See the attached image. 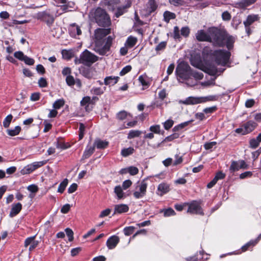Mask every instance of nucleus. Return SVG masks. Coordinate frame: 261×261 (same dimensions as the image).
<instances>
[{
    "label": "nucleus",
    "instance_id": "f257e3e1",
    "mask_svg": "<svg viewBox=\"0 0 261 261\" xmlns=\"http://www.w3.org/2000/svg\"><path fill=\"white\" fill-rule=\"evenodd\" d=\"M208 42L214 46L222 47L224 46V32L216 27L208 28Z\"/></svg>",
    "mask_w": 261,
    "mask_h": 261
},
{
    "label": "nucleus",
    "instance_id": "f03ea898",
    "mask_svg": "<svg viewBox=\"0 0 261 261\" xmlns=\"http://www.w3.org/2000/svg\"><path fill=\"white\" fill-rule=\"evenodd\" d=\"M90 16L95 19L99 26L107 27L111 25L110 17L106 12L100 8L92 10L90 13Z\"/></svg>",
    "mask_w": 261,
    "mask_h": 261
},
{
    "label": "nucleus",
    "instance_id": "7ed1b4c3",
    "mask_svg": "<svg viewBox=\"0 0 261 261\" xmlns=\"http://www.w3.org/2000/svg\"><path fill=\"white\" fill-rule=\"evenodd\" d=\"M191 68L186 62H182L178 64L176 68V73L178 77L186 80V84L190 86L197 84L196 82H191Z\"/></svg>",
    "mask_w": 261,
    "mask_h": 261
},
{
    "label": "nucleus",
    "instance_id": "20e7f679",
    "mask_svg": "<svg viewBox=\"0 0 261 261\" xmlns=\"http://www.w3.org/2000/svg\"><path fill=\"white\" fill-rule=\"evenodd\" d=\"M114 38L109 36L104 41L94 42L93 50L99 55H108L112 45Z\"/></svg>",
    "mask_w": 261,
    "mask_h": 261
},
{
    "label": "nucleus",
    "instance_id": "39448f33",
    "mask_svg": "<svg viewBox=\"0 0 261 261\" xmlns=\"http://www.w3.org/2000/svg\"><path fill=\"white\" fill-rule=\"evenodd\" d=\"M97 60L98 57L96 56L86 49L80 55V58H76L74 62L76 64L82 63L87 66H91Z\"/></svg>",
    "mask_w": 261,
    "mask_h": 261
},
{
    "label": "nucleus",
    "instance_id": "423d86ee",
    "mask_svg": "<svg viewBox=\"0 0 261 261\" xmlns=\"http://www.w3.org/2000/svg\"><path fill=\"white\" fill-rule=\"evenodd\" d=\"M213 56L218 65L222 66L225 65L229 61L230 53L224 50H216L212 53Z\"/></svg>",
    "mask_w": 261,
    "mask_h": 261
},
{
    "label": "nucleus",
    "instance_id": "0eeeda50",
    "mask_svg": "<svg viewBox=\"0 0 261 261\" xmlns=\"http://www.w3.org/2000/svg\"><path fill=\"white\" fill-rule=\"evenodd\" d=\"M191 63L193 66L201 69L210 75H215L218 73V70L215 66L211 65L204 66L200 61L196 62L193 59L191 60Z\"/></svg>",
    "mask_w": 261,
    "mask_h": 261
},
{
    "label": "nucleus",
    "instance_id": "6e6552de",
    "mask_svg": "<svg viewBox=\"0 0 261 261\" xmlns=\"http://www.w3.org/2000/svg\"><path fill=\"white\" fill-rule=\"evenodd\" d=\"M147 187V184L145 180L138 182L133 193L134 197L136 199L143 198L146 195Z\"/></svg>",
    "mask_w": 261,
    "mask_h": 261
},
{
    "label": "nucleus",
    "instance_id": "1a4fd4ad",
    "mask_svg": "<svg viewBox=\"0 0 261 261\" xmlns=\"http://www.w3.org/2000/svg\"><path fill=\"white\" fill-rule=\"evenodd\" d=\"M111 32L110 29L98 28L94 31V42L104 41L105 38Z\"/></svg>",
    "mask_w": 261,
    "mask_h": 261
},
{
    "label": "nucleus",
    "instance_id": "9d476101",
    "mask_svg": "<svg viewBox=\"0 0 261 261\" xmlns=\"http://www.w3.org/2000/svg\"><path fill=\"white\" fill-rule=\"evenodd\" d=\"M156 9V5L154 0H149L145 6L141 10V13L145 16L150 15Z\"/></svg>",
    "mask_w": 261,
    "mask_h": 261
},
{
    "label": "nucleus",
    "instance_id": "9b49d317",
    "mask_svg": "<svg viewBox=\"0 0 261 261\" xmlns=\"http://www.w3.org/2000/svg\"><path fill=\"white\" fill-rule=\"evenodd\" d=\"M207 100L206 97H189L186 98L185 100H180L179 101V103H182L185 105H196L202 102H205Z\"/></svg>",
    "mask_w": 261,
    "mask_h": 261
},
{
    "label": "nucleus",
    "instance_id": "f8f14e48",
    "mask_svg": "<svg viewBox=\"0 0 261 261\" xmlns=\"http://www.w3.org/2000/svg\"><path fill=\"white\" fill-rule=\"evenodd\" d=\"M187 212L193 214L203 215L199 204L195 201H193L189 204Z\"/></svg>",
    "mask_w": 261,
    "mask_h": 261
},
{
    "label": "nucleus",
    "instance_id": "ddd939ff",
    "mask_svg": "<svg viewBox=\"0 0 261 261\" xmlns=\"http://www.w3.org/2000/svg\"><path fill=\"white\" fill-rule=\"evenodd\" d=\"M36 236L28 238L24 241V246L25 247L30 245L29 247V251H32L35 249L38 245V241L35 240Z\"/></svg>",
    "mask_w": 261,
    "mask_h": 261
},
{
    "label": "nucleus",
    "instance_id": "4468645a",
    "mask_svg": "<svg viewBox=\"0 0 261 261\" xmlns=\"http://www.w3.org/2000/svg\"><path fill=\"white\" fill-rule=\"evenodd\" d=\"M119 242V238L117 236H113L110 237L106 243L107 247L109 249H114Z\"/></svg>",
    "mask_w": 261,
    "mask_h": 261
},
{
    "label": "nucleus",
    "instance_id": "2eb2a0df",
    "mask_svg": "<svg viewBox=\"0 0 261 261\" xmlns=\"http://www.w3.org/2000/svg\"><path fill=\"white\" fill-rule=\"evenodd\" d=\"M208 29L205 32L203 30H200L195 34L196 38L199 41L208 42Z\"/></svg>",
    "mask_w": 261,
    "mask_h": 261
},
{
    "label": "nucleus",
    "instance_id": "dca6fc26",
    "mask_svg": "<svg viewBox=\"0 0 261 261\" xmlns=\"http://www.w3.org/2000/svg\"><path fill=\"white\" fill-rule=\"evenodd\" d=\"M129 210L127 205L125 204H116L114 205V215L120 214L127 212Z\"/></svg>",
    "mask_w": 261,
    "mask_h": 261
},
{
    "label": "nucleus",
    "instance_id": "f3484780",
    "mask_svg": "<svg viewBox=\"0 0 261 261\" xmlns=\"http://www.w3.org/2000/svg\"><path fill=\"white\" fill-rule=\"evenodd\" d=\"M68 30L70 36L72 37H75L76 35H80L82 34L80 27L74 23L70 25Z\"/></svg>",
    "mask_w": 261,
    "mask_h": 261
},
{
    "label": "nucleus",
    "instance_id": "a211bd4d",
    "mask_svg": "<svg viewBox=\"0 0 261 261\" xmlns=\"http://www.w3.org/2000/svg\"><path fill=\"white\" fill-rule=\"evenodd\" d=\"M224 44L226 43V47L228 49H230L233 47V44L234 42V38L227 34L224 32Z\"/></svg>",
    "mask_w": 261,
    "mask_h": 261
},
{
    "label": "nucleus",
    "instance_id": "6ab92c4d",
    "mask_svg": "<svg viewBox=\"0 0 261 261\" xmlns=\"http://www.w3.org/2000/svg\"><path fill=\"white\" fill-rule=\"evenodd\" d=\"M257 124L252 121H249L244 124V134H248L253 131L256 127Z\"/></svg>",
    "mask_w": 261,
    "mask_h": 261
},
{
    "label": "nucleus",
    "instance_id": "aec40b11",
    "mask_svg": "<svg viewBox=\"0 0 261 261\" xmlns=\"http://www.w3.org/2000/svg\"><path fill=\"white\" fill-rule=\"evenodd\" d=\"M22 205L20 203L18 202L16 204H13L12 205V208L10 212V216L13 217L17 215L21 210Z\"/></svg>",
    "mask_w": 261,
    "mask_h": 261
},
{
    "label": "nucleus",
    "instance_id": "412c9836",
    "mask_svg": "<svg viewBox=\"0 0 261 261\" xmlns=\"http://www.w3.org/2000/svg\"><path fill=\"white\" fill-rule=\"evenodd\" d=\"M169 191V186L168 185L165 183H162L158 186L157 192L158 195L162 196Z\"/></svg>",
    "mask_w": 261,
    "mask_h": 261
},
{
    "label": "nucleus",
    "instance_id": "4be33fe9",
    "mask_svg": "<svg viewBox=\"0 0 261 261\" xmlns=\"http://www.w3.org/2000/svg\"><path fill=\"white\" fill-rule=\"evenodd\" d=\"M109 142L106 141L101 140L99 139H96L94 142L93 146L97 149H105L108 146Z\"/></svg>",
    "mask_w": 261,
    "mask_h": 261
},
{
    "label": "nucleus",
    "instance_id": "5701e85b",
    "mask_svg": "<svg viewBox=\"0 0 261 261\" xmlns=\"http://www.w3.org/2000/svg\"><path fill=\"white\" fill-rule=\"evenodd\" d=\"M259 16L258 15L252 14L249 15L247 16V19L244 21V24L245 26H250L254 22L258 20Z\"/></svg>",
    "mask_w": 261,
    "mask_h": 261
},
{
    "label": "nucleus",
    "instance_id": "b1692460",
    "mask_svg": "<svg viewBox=\"0 0 261 261\" xmlns=\"http://www.w3.org/2000/svg\"><path fill=\"white\" fill-rule=\"evenodd\" d=\"M119 79L118 76H107L105 79L104 83L106 85L112 86L117 83Z\"/></svg>",
    "mask_w": 261,
    "mask_h": 261
},
{
    "label": "nucleus",
    "instance_id": "393cba45",
    "mask_svg": "<svg viewBox=\"0 0 261 261\" xmlns=\"http://www.w3.org/2000/svg\"><path fill=\"white\" fill-rule=\"evenodd\" d=\"M137 42V39L136 37L129 36L126 40L125 45L128 48H132L134 46Z\"/></svg>",
    "mask_w": 261,
    "mask_h": 261
},
{
    "label": "nucleus",
    "instance_id": "a878e982",
    "mask_svg": "<svg viewBox=\"0 0 261 261\" xmlns=\"http://www.w3.org/2000/svg\"><path fill=\"white\" fill-rule=\"evenodd\" d=\"M95 147L94 146L87 147L85 150L82 156V159H86L89 158L91 155L94 152Z\"/></svg>",
    "mask_w": 261,
    "mask_h": 261
},
{
    "label": "nucleus",
    "instance_id": "bb28decb",
    "mask_svg": "<svg viewBox=\"0 0 261 261\" xmlns=\"http://www.w3.org/2000/svg\"><path fill=\"white\" fill-rule=\"evenodd\" d=\"M114 193L117 195L118 199H122L124 197V193L122 188L120 186H117L114 188Z\"/></svg>",
    "mask_w": 261,
    "mask_h": 261
},
{
    "label": "nucleus",
    "instance_id": "cd10ccee",
    "mask_svg": "<svg viewBox=\"0 0 261 261\" xmlns=\"http://www.w3.org/2000/svg\"><path fill=\"white\" fill-rule=\"evenodd\" d=\"M175 18V14L169 11H166L164 13V20L167 22H168L170 20L174 19Z\"/></svg>",
    "mask_w": 261,
    "mask_h": 261
},
{
    "label": "nucleus",
    "instance_id": "c85d7f7f",
    "mask_svg": "<svg viewBox=\"0 0 261 261\" xmlns=\"http://www.w3.org/2000/svg\"><path fill=\"white\" fill-rule=\"evenodd\" d=\"M21 130V127L19 126L15 127L14 129H8L7 130V133L11 136H15L17 135Z\"/></svg>",
    "mask_w": 261,
    "mask_h": 261
},
{
    "label": "nucleus",
    "instance_id": "c756f323",
    "mask_svg": "<svg viewBox=\"0 0 261 261\" xmlns=\"http://www.w3.org/2000/svg\"><path fill=\"white\" fill-rule=\"evenodd\" d=\"M256 0H242L239 3L240 7L245 8L254 4Z\"/></svg>",
    "mask_w": 261,
    "mask_h": 261
},
{
    "label": "nucleus",
    "instance_id": "7c9ffc66",
    "mask_svg": "<svg viewBox=\"0 0 261 261\" xmlns=\"http://www.w3.org/2000/svg\"><path fill=\"white\" fill-rule=\"evenodd\" d=\"M68 183V180L67 178H65L61 182L58 187V192L62 193L64 191L66 186Z\"/></svg>",
    "mask_w": 261,
    "mask_h": 261
},
{
    "label": "nucleus",
    "instance_id": "2f4dec72",
    "mask_svg": "<svg viewBox=\"0 0 261 261\" xmlns=\"http://www.w3.org/2000/svg\"><path fill=\"white\" fill-rule=\"evenodd\" d=\"M65 104V101L63 99H59L55 101L53 103V107L55 109H59Z\"/></svg>",
    "mask_w": 261,
    "mask_h": 261
},
{
    "label": "nucleus",
    "instance_id": "473e14b6",
    "mask_svg": "<svg viewBox=\"0 0 261 261\" xmlns=\"http://www.w3.org/2000/svg\"><path fill=\"white\" fill-rule=\"evenodd\" d=\"M138 80L143 86L148 87L149 83L147 81V76L146 75H142L139 77Z\"/></svg>",
    "mask_w": 261,
    "mask_h": 261
},
{
    "label": "nucleus",
    "instance_id": "72a5a7b5",
    "mask_svg": "<svg viewBox=\"0 0 261 261\" xmlns=\"http://www.w3.org/2000/svg\"><path fill=\"white\" fill-rule=\"evenodd\" d=\"M134 151V149L132 147L124 148L121 150V155L123 156H127L132 154Z\"/></svg>",
    "mask_w": 261,
    "mask_h": 261
},
{
    "label": "nucleus",
    "instance_id": "f704fd0d",
    "mask_svg": "<svg viewBox=\"0 0 261 261\" xmlns=\"http://www.w3.org/2000/svg\"><path fill=\"white\" fill-rule=\"evenodd\" d=\"M141 134V132L138 130H132L128 134V139H130L135 137H139Z\"/></svg>",
    "mask_w": 261,
    "mask_h": 261
},
{
    "label": "nucleus",
    "instance_id": "c9c22d12",
    "mask_svg": "<svg viewBox=\"0 0 261 261\" xmlns=\"http://www.w3.org/2000/svg\"><path fill=\"white\" fill-rule=\"evenodd\" d=\"M193 76L196 80H200L203 79V74L201 72L191 71V77Z\"/></svg>",
    "mask_w": 261,
    "mask_h": 261
},
{
    "label": "nucleus",
    "instance_id": "e433bc0d",
    "mask_svg": "<svg viewBox=\"0 0 261 261\" xmlns=\"http://www.w3.org/2000/svg\"><path fill=\"white\" fill-rule=\"evenodd\" d=\"M13 116L11 114L8 115L3 121V125L5 128H7L9 126L10 124L12 121Z\"/></svg>",
    "mask_w": 261,
    "mask_h": 261
},
{
    "label": "nucleus",
    "instance_id": "4c0bfd02",
    "mask_svg": "<svg viewBox=\"0 0 261 261\" xmlns=\"http://www.w3.org/2000/svg\"><path fill=\"white\" fill-rule=\"evenodd\" d=\"M259 145V143L256 138H252L249 141V147L252 149L256 148Z\"/></svg>",
    "mask_w": 261,
    "mask_h": 261
},
{
    "label": "nucleus",
    "instance_id": "58836bf2",
    "mask_svg": "<svg viewBox=\"0 0 261 261\" xmlns=\"http://www.w3.org/2000/svg\"><path fill=\"white\" fill-rule=\"evenodd\" d=\"M34 170L32 164L28 165L24 167L21 170V173L23 174H29L33 172Z\"/></svg>",
    "mask_w": 261,
    "mask_h": 261
},
{
    "label": "nucleus",
    "instance_id": "ea45409f",
    "mask_svg": "<svg viewBox=\"0 0 261 261\" xmlns=\"http://www.w3.org/2000/svg\"><path fill=\"white\" fill-rule=\"evenodd\" d=\"M62 54L63 58L66 60H69L73 56L72 52L67 50H63Z\"/></svg>",
    "mask_w": 261,
    "mask_h": 261
},
{
    "label": "nucleus",
    "instance_id": "a19ab883",
    "mask_svg": "<svg viewBox=\"0 0 261 261\" xmlns=\"http://www.w3.org/2000/svg\"><path fill=\"white\" fill-rule=\"evenodd\" d=\"M81 73L86 77L90 79L92 77V73H91L90 70L88 68H84L81 70Z\"/></svg>",
    "mask_w": 261,
    "mask_h": 261
},
{
    "label": "nucleus",
    "instance_id": "79ce46f5",
    "mask_svg": "<svg viewBox=\"0 0 261 261\" xmlns=\"http://www.w3.org/2000/svg\"><path fill=\"white\" fill-rule=\"evenodd\" d=\"M135 229V227L133 226L126 227L124 228V233L125 236H128L132 234Z\"/></svg>",
    "mask_w": 261,
    "mask_h": 261
},
{
    "label": "nucleus",
    "instance_id": "37998d69",
    "mask_svg": "<svg viewBox=\"0 0 261 261\" xmlns=\"http://www.w3.org/2000/svg\"><path fill=\"white\" fill-rule=\"evenodd\" d=\"M65 231L68 237V240L70 242H71L73 240V231L69 228H67L65 229Z\"/></svg>",
    "mask_w": 261,
    "mask_h": 261
},
{
    "label": "nucleus",
    "instance_id": "c03bdc74",
    "mask_svg": "<svg viewBox=\"0 0 261 261\" xmlns=\"http://www.w3.org/2000/svg\"><path fill=\"white\" fill-rule=\"evenodd\" d=\"M174 123V121L171 119H168L164 123V128L166 130L169 129L172 127Z\"/></svg>",
    "mask_w": 261,
    "mask_h": 261
},
{
    "label": "nucleus",
    "instance_id": "a18cd8bd",
    "mask_svg": "<svg viewBox=\"0 0 261 261\" xmlns=\"http://www.w3.org/2000/svg\"><path fill=\"white\" fill-rule=\"evenodd\" d=\"M240 169L239 166L238 165V164L236 161L232 162L231 165L229 168V170L231 172H234L236 171L239 170Z\"/></svg>",
    "mask_w": 261,
    "mask_h": 261
},
{
    "label": "nucleus",
    "instance_id": "49530a36",
    "mask_svg": "<svg viewBox=\"0 0 261 261\" xmlns=\"http://www.w3.org/2000/svg\"><path fill=\"white\" fill-rule=\"evenodd\" d=\"M66 82L67 84L69 86H73L75 84L74 79L71 75L67 76L66 79Z\"/></svg>",
    "mask_w": 261,
    "mask_h": 261
},
{
    "label": "nucleus",
    "instance_id": "de8ad7c7",
    "mask_svg": "<svg viewBox=\"0 0 261 261\" xmlns=\"http://www.w3.org/2000/svg\"><path fill=\"white\" fill-rule=\"evenodd\" d=\"M14 56L18 60L23 61L25 55L22 51H18L14 53Z\"/></svg>",
    "mask_w": 261,
    "mask_h": 261
},
{
    "label": "nucleus",
    "instance_id": "09e8293b",
    "mask_svg": "<svg viewBox=\"0 0 261 261\" xmlns=\"http://www.w3.org/2000/svg\"><path fill=\"white\" fill-rule=\"evenodd\" d=\"M46 163V162L45 161H40V162H35L33 163L32 164L34 170H36V169L42 166Z\"/></svg>",
    "mask_w": 261,
    "mask_h": 261
},
{
    "label": "nucleus",
    "instance_id": "8fccbe9b",
    "mask_svg": "<svg viewBox=\"0 0 261 261\" xmlns=\"http://www.w3.org/2000/svg\"><path fill=\"white\" fill-rule=\"evenodd\" d=\"M150 131L155 134L160 133V126L159 125H152L149 128Z\"/></svg>",
    "mask_w": 261,
    "mask_h": 261
},
{
    "label": "nucleus",
    "instance_id": "3c124183",
    "mask_svg": "<svg viewBox=\"0 0 261 261\" xmlns=\"http://www.w3.org/2000/svg\"><path fill=\"white\" fill-rule=\"evenodd\" d=\"M42 16H43V18L44 20H46V18H47V17H48V19L47 20H46L47 23L48 24H51L54 21V19L53 17L50 16L49 15H48L46 13H43L42 14Z\"/></svg>",
    "mask_w": 261,
    "mask_h": 261
},
{
    "label": "nucleus",
    "instance_id": "603ef678",
    "mask_svg": "<svg viewBox=\"0 0 261 261\" xmlns=\"http://www.w3.org/2000/svg\"><path fill=\"white\" fill-rule=\"evenodd\" d=\"M127 171L128 172L132 175H136L139 172L138 169L137 167L134 166H131L128 168Z\"/></svg>",
    "mask_w": 261,
    "mask_h": 261
},
{
    "label": "nucleus",
    "instance_id": "864d4df0",
    "mask_svg": "<svg viewBox=\"0 0 261 261\" xmlns=\"http://www.w3.org/2000/svg\"><path fill=\"white\" fill-rule=\"evenodd\" d=\"M164 215L165 217H169L175 215V213L172 208H169L164 211Z\"/></svg>",
    "mask_w": 261,
    "mask_h": 261
},
{
    "label": "nucleus",
    "instance_id": "5fc2aeb1",
    "mask_svg": "<svg viewBox=\"0 0 261 261\" xmlns=\"http://www.w3.org/2000/svg\"><path fill=\"white\" fill-rule=\"evenodd\" d=\"M91 92L92 93L95 95H100L103 93V91L98 87H93L91 90Z\"/></svg>",
    "mask_w": 261,
    "mask_h": 261
},
{
    "label": "nucleus",
    "instance_id": "6e6d98bb",
    "mask_svg": "<svg viewBox=\"0 0 261 261\" xmlns=\"http://www.w3.org/2000/svg\"><path fill=\"white\" fill-rule=\"evenodd\" d=\"M132 69V67L130 65H127L123 68L121 71L120 72V75L123 76L129 72Z\"/></svg>",
    "mask_w": 261,
    "mask_h": 261
},
{
    "label": "nucleus",
    "instance_id": "4d7b16f0",
    "mask_svg": "<svg viewBox=\"0 0 261 261\" xmlns=\"http://www.w3.org/2000/svg\"><path fill=\"white\" fill-rule=\"evenodd\" d=\"M167 43L165 41H162L160 43L155 47L156 51H160L163 50L166 46Z\"/></svg>",
    "mask_w": 261,
    "mask_h": 261
},
{
    "label": "nucleus",
    "instance_id": "13d9d810",
    "mask_svg": "<svg viewBox=\"0 0 261 261\" xmlns=\"http://www.w3.org/2000/svg\"><path fill=\"white\" fill-rule=\"evenodd\" d=\"M217 144L216 142H211L205 143L204 147L205 149L208 150L213 148Z\"/></svg>",
    "mask_w": 261,
    "mask_h": 261
},
{
    "label": "nucleus",
    "instance_id": "bf43d9fd",
    "mask_svg": "<svg viewBox=\"0 0 261 261\" xmlns=\"http://www.w3.org/2000/svg\"><path fill=\"white\" fill-rule=\"evenodd\" d=\"M38 85L40 87H46L47 85L46 79L44 77H41L38 81Z\"/></svg>",
    "mask_w": 261,
    "mask_h": 261
},
{
    "label": "nucleus",
    "instance_id": "052dcab7",
    "mask_svg": "<svg viewBox=\"0 0 261 261\" xmlns=\"http://www.w3.org/2000/svg\"><path fill=\"white\" fill-rule=\"evenodd\" d=\"M26 64L29 65H33L34 64V60L32 58H30L27 56L24 57L23 61Z\"/></svg>",
    "mask_w": 261,
    "mask_h": 261
},
{
    "label": "nucleus",
    "instance_id": "680f3d73",
    "mask_svg": "<svg viewBox=\"0 0 261 261\" xmlns=\"http://www.w3.org/2000/svg\"><path fill=\"white\" fill-rule=\"evenodd\" d=\"M190 33V29L188 27H183L181 29V34L185 37H187Z\"/></svg>",
    "mask_w": 261,
    "mask_h": 261
},
{
    "label": "nucleus",
    "instance_id": "e2e57ef3",
    "mask_svg": "<svg viewBox=\"0 0 261 261\" xmlns=\"http://www.w3.org/2000/svg\"><path fill=\"white\" fill-rule=\"evenodd\" d=\"M132 184L131 180L128 179L124 180L122 183V188L124 190L128 189Z\"/></svg>",
    "mask_w": 261,
    "mask_h": 261
},
{
    "label": "nucleus",
    "instance_id": "0e129e2a",
    "mask_svg": "<svg viewBox=\"0 0 261 261\" xmlns=\"http://www.w3.org/2000/svg\"><path fill=\"white\" fill-rule=\"evenodd\" d=\"M70 208V205L69 204H66L64 205L61 208V212L63 214H66L67 213Z\"/></svg>",
    "mask_w": 261,
    "mask_h": 261
},
{
    "label": "nucleus",
    "instance_id": "69168bd1",
    "mask_svg": "<svg viewBox=\"0 0 261 261\" xmlns=\"http://www.w3.org/2000/svg\"><path fill=\"white\" fill-rule=\"evenodd\" d=\"M126 116L127 114L125 111H121L117 114V117L119 120H123L126 117Z\"/></svg>",
    "mask_w": 261,
    "mask_h": 261
},
{
    "label": "nucleus",
    "instance_id": "338daca9",
    "mask_svg": "<svg viewBox=\"0 0 261 261\" xmlns=\"http://www.w3.org/2000/svg\"><path fill=\"white\" fill-rule=\"evenodd\" d=\"M77 188V185L76 184L73 183L68 189V192L70 194L73 193L75 192Z\"/></svg>",
    "mask_w": 261,
    "mask_h": 261
},
{
    "label": "nucleus",
    "instance_id": "774afa93",
    "mask_svg": "<svg viewBox=\"0 0 261 261\" xmlns=\"http://www.w3.org/2000/svg\"><path fill=\"white\" fill-rule=\"evenodd\" d=\"M222 17L223 20L228 21L231 19V15L227 11H225L222 13Z\"/></svg>",
    "mask_w": 261,
    "mask_h": 261
}]
</instances>
